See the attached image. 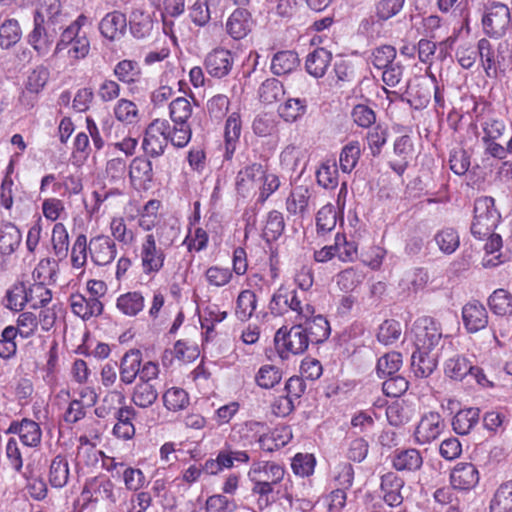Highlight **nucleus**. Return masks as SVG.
Wrapping results in <instances>:
<instances>
[{"label": "nucleus", "instance_id": "13", "mask_svg": "<svg viewBox=\"0 0 512 512\" xmlns=\"http://www.w3.org/2000/svg\"><path fill=\"white\" fill-rule=\"evenodd\" d=\"M261 430H265L263 423L248 421L234 426L228 439L231 440V444L250 449L258 445V440L261 439Z\"/></svg>", "mask_w": 512, "mask_h": 512}, {"label": "nucleus", "instance_id": "43", "mask_svg": "<svg viewBox=\"0 0 512 512\" xmlns=\"http://www.w3.org/2000/svg\"><path fill=\"white\" fill-rule=\"evenodd\" d=\"M490 310L499 316L512 315V294L505 289H496L488 298Z\"/></svg>", "mask_w": 512, "mask_h": 512}, {"label": "nucleus", "instance_id": "19", "mask_svg": "<svg viewBox=\"0 0 512 512\" xmlns=\"http://www.w3.org/2000/svg\"><path fill=\"white\" fill-rule=\"evenodd\" d=\"M58 27L47 26L34 20V29L29 34V43L40 56L49 53L54 42Z\"/></svg>", "mask_w": 512, "mask_h": 512}, {"label": "nucleus", "instance_id": "8", "mask_svg": "<svg viewBox=\"0 0 512 512\" xmlns=\"http://www.w3.org/2000/svg\"><path fill=\"white\" fill-rule=\"evenodd\" d=\"M412 331L415 349L422 353L434 352L442 339L440 324L428 316L418 318L413 324Z\"/></svg>", "mask_w": 512, "mask_h": 512}, {"label": "nucleus", "instance_id": "52", "mask_svg": "<svg viewBox=\"0 0 512 512\" xmlns=\"http://www.w3.org/2000/svg\"><path fill=\"white\" fill-rule=\"evenodd\" d=\"M305 157L304 150L295 145L289 144L287 145L282 152L280 153V164L284 169H287L291 172L297 171V169L302 164Z\"/></svg>", "mask_w": 512, "mask_h": 512}, {"label": "nucleus", "instance_id": "57", "mask_svg": "<svg viewBox=\"0 0 512 512\" xmlns=\"http://www.w3.org/2000/svg\"><path fill=\"white\" fill-rule=\"evenodd\" d=\"M365 275L362 270L354 267L347 268L337 275V285L345 292L355 290L364 280Z\"/></svg>", "mask_w": 512, "mask_h": 512}, {"label": "nucleus", "instance_id": "53", "mask_svg": "<svg viewBox=\"0 0 512 512\" xmlns=\"http://www.w3.org/2000/svg\"><path fill=\"white\" fill-rule=\"evenodd\" d=\"M285 221L283 214L272 210L267 214L263 236L267 241L277 240L284 232Z\"/></svg>", "mask_w": 512, "mask_h": 512}, {"label": "nucleus", "instance_id": "32", "mask_svg": "<svg viewBox=\"0 0 512 512\" xmlns=\"http://www.w3.org/2000/svg\"><path fill=\"white\" fill-rule=\"evenodd\" d=\"M241 129H242V124H241L240 114L238 112H232L226 120L225 132H224V138H225L224 158L226 160H230L234 155L237 143H238L240 135H241Z\"/></svg>", "mask_w": 512, "mask_h": 512}, {"label": "nucleus", "instance_id": "50", "mask_svg": "<svg viewBox=\"0 0 512 512\" xmlns=\"http://www.w3.org/2000/svg\"><path fill=\"white\" fill-rule=\"evenodd\" d=\"M28 304V288L24 283H16L6 292L4 305L13 311H22Z\"/></svg>", "mask_w": 512, "mask_h": 512}, {"label": "nucleus", "instance_id": "34", "mask_svg": "<svg viewBox=\"0 0 512 512\" xmlns=\"http://www.w3.org/2000/svg\"><path fill=\"white\" fill-rule=\"evenodd\" d=\"M154 28L152 15L142 9H134L129 18V29L136 39H145L151 35Z\"/></svg>", "mask_w": 512, "mask_h": 512}, {"label": "nucleus", "instance_id": "14", "mask_svg": "<svg viewBox=\"0 0 512 512\" xmlns=\"http://www.w3.org/2000/svg\"><path fill=\"white\" fill-rule=\"evenodd\" d=\"M263 177V165L251 163L240 169L236 176V190L243 197L255 194L259 190Z\"/></svg>", "mask_w": 512, "mask_h": 512}, {"label": "nucleus", "instance_id": "36", "mask_svg": "<svg viewBox=\"0 0 512 512\" xmlns=\"http://www.w3.org/2000/svg\"><path fill=\"white\" fill-rule=\"evenodd\" d=\"M411 366L416 377L430 376L437 367V352L422 353L415 349L411 356Z\"/></svg>", "mask_w": 512, "mask_h": 512}, {"label": "nucleus", "instance_id": "26", "mask_svg": "<svg viewBox=\"0 0 512 512\" xmlns=\"http://www.w3.org/2000/svg\"><path fill=\"white\" fill-rule=\"evenodd\" d=\"M462 320L465 328L470 333H475L488 324L486 308L477 301L469 302L462 308Z\"/></svg>", "mask_w": 512, "mask_h": 512}, {"label": "nucleus", "instance_id": "49", "mask_svg": "<svg viewBox=\"0 0 512 512\" xmlns=\"http://www.w3.org/2000/svg\"><path fill=\"white\" fill-rule=\"evenodd\" d=\"M490 512H512V481L498 487L490 503Z\"/></svg>", "mask_w": 512, "mask_h": 512}, {"label": "nucleus", "instance_id": "25", "mask_svg": "<svg viewBox=\"0 0 512 512\" xmlns=\"http://www.w3.org/2000/svg\"><path fill=\"white\" fill-rule=\"evenodd\" d=\"M481 65L488 78H496L501 62L499 49H496L486 38H482L477 44Z\"/></svg>", "mask_w": 512, "mask_h": 512}, {"label": "nucleus", "instance_id": "61", "mask_svg": "<svg viewBox=\"0 0 512 512\" xmlns=\"http://www.w3.org/2000/svg\"><path fill=\"white\" fill-rule=\"evenodd\" d=\"M52 300V292L43 283H34L28 288V304L31 308L46 307Z\"/></svg>", "mask_w": 512, "mask_h": 512}, {"label": "nucleus", "instance_id": "44", "mask_svg": "<svg viewBox=\"0 0 512 512\" xmlns=\"http://www.w3.org/2000/svg\"><path fill=\"white\" fill-rule=\"evenodd\" d=\"M361 156L360 143L357 140H353L345 144L339 155V165L343 173H351L357 166V163Z\"/></svg>", "mask_w": 512, "mask_h": 512}, {"label": "nucleus", "instance_id": "10", "mask_svg": "<svg viewBox=\"0 0 512 512\" xmlns=\"http://www.w3.org/2000/svg\"><path fill=\"white\" fill-rule=\"evenodd\" d=\"M446 425L438 412L430 411L422 415L414 431V441L426 445L437 440L444 432Z\"/></svg>", "mask_w": 512, "mask_h": 512}, {"label": "nucleus", "instance_id": "40", "mask_svg": "<svg viewBox=\"0 0 512 512\" xmlns=\"http://www.w3.org/2000/svg\"><path fill=\"white\" fill-rule=\"evenodd\" d=\"M308 103L305 98H288L278 108L279 116L288 123L300 120L307 113Z\"/></svg>", "mask_w": 512, "mask_h": 512}, {"label": "nucleus", "instance_id": "45", "mask_svg": "<svg viewBox=\"0 0 512 512\" xmlns=\"http://www.w3.org/2000/svg\"><path fill=\"white\" fill-rule=\"evenodd\" d=\"M116 306L123 314L135 316L143 310L145 299L140 292H127L117 298Z\"/></svg>", "mask_w": 512, "mask_h": 512}, {"label": "nucleus", "instance_id": "16", "mask_svg": "<svg viewBox=\"0 0 512 512\" xmlns=\"http://www.w3.org/2000/svg\"><path fill=\"white\" fill-rule=\"evenodd\" d=\"M254 20L246 9L237 8L228 17L225 28L228 35L234 40L245 38L252 30Z\"/></svg>", "mask_w": 512, "mask_h": 512}, {"label": "nucleus", "instance_id": "11", "mask_svg": "<svg viewBox=\"0 0 512 512\" xmlns=\"http://www.w3.org/2000/svg\"><path fill=\"white\" fill-rule=\"evenodd\" d=\"M234 63V53L228 49L218 47L205 56L204 68L211 77L222 79L230 74Z\"/></svg>", "mask_w": 512, "mask_h": 512}, {"label": "nucleus", "instance_id": "24", "mask_svg": "<svg viewBox=\"0 0 512 512\" xmlns=\"http://www.w3.org/2000/svg\"><path fill=\"white\" fill-rule=\"evenodd\" d=\"M6 433L18 434L22 443L28 447L38 446L42 437L39 424L27 418L22 419L20 422H11Z\"/></svg>", "mask_w": 512, "mask_h": 512}, {"label": "nucleus", "instance_id": "23", "mask_svg": "<svg viewBox=\"0 0 512 512\" xmlns=\"http://www.w3.org/2000/svg\"><path fill=\"white\" fill-rule=\"evenodd\" d=\"M297 322L306 331L310 343H323L330 335L331 328L328 320L320 314L315 315V312L312 316L303 317L302 320H297Z\"/></svg>", "mask_w": 512, "mask_h": 512}, {"label": "nucleus", "instance_id": "1", "mask_svg": "<svg viewBox=\"0 0 512 512\" xmlns=\"http://www.w3.org/2000/svg\"><path fill=\"white\" fill-rule=\"evenodd\" d=\"M86 22L87 17L80 14L62 31L54 49L55 56L64 54L71 65L87 57L90 51V41L86 32L82 30Z\"/></svg>", "mask_w": 512, "mask_h": 512}, {"label": "nucleus", "instance_id": "46", "mask_svg": "<svg viewBox=\"0 0 512 512\" xmlns=\"http://www.w3.org/2000/svg\"><path fill=\"white\" fill-rule=\"evenodd\" d=\"M114 117L125 125H132L138 122L139 109L131 100L119 99L113 108Z\"/></svg>", "mask_w": 512, "mask_h": 512}, {"label": "nucleus", "instance_id": "42", "mask_svg": "<svg viewBox=\"0 0 512 512\" xmlns=\"http://www.w3.org/2000/svg\"><path fill=\"white\" fill-rule=\"evenodd\" d=\"M319 186L327 190L335 189L339 183L338 168L335 160L323 161L316 171Z\"/></svg>", "mask_w": 512, "mask_h": 512}, {"label": "nucleus", "instance_id": "64", "mask_svg": "<svg viewBox=\"0 0 512 512\" xmlns=\"http://www.w3.org/2000/svg\"><path fill=\"white\" fill-rule=\"evenodd\" d=\"M236 508L235 500L224 494L209 496L205 503V512H234Z\"/></svg>", "mask_w": 512, "mask_h": 512}, {"label": "nucleus", "instance_id": "28", "mask_svg": "<svg viewBox=\"0 0 512 512\" xmlns=\"http://www.w3.org/2000/svg\"><path fill=\"white\" fill-rule=\"evenodd\" d=\"M142 364V354L139 350L132 349L126 352L121 358L119 365V376L121 383L132 384L139 376Z\"/></svg>", "mask_w": 512, "mask_h": 512}, {"label": "nucleus", "instance_id": "27", "mask_svg": "<svg viewBox=\"0 0 512 512\" xmlns=\"http://www.w3.org/2000/svg\"><path fill=\"white\" fill-rule=\"evenodd\" d=\"M114 483L106 477H94L86 483L83 494H88L93 501L106 500L115 504L117 498L114 493Z\"/></svg>", "mask_w": 512, "mask_h": 512}, {"label": "nucleus", "instance_id": "3", "mask_svg": "<svg viewBox=\"0 0 512 512\" xmlns=\"http://www.w3.org/2000/svg\"><path fill=\"white\" fill-rule=\"evenodd\" d=\"M500 213L495 208L492 197L484 196L476 199L474 204V220L471 225L472 234L478 239L490 235L500 222Z\"/></svg>", "mask_w": 512, "mask_h": 512}, {"label": "nucleus", "instance_id": "29", "mask_svg": "<svg viewBox=\"0 0 512 512\" xmlns=\"http://www.w3.org/2000/svg\"><path fill=\"white\" fill-rule=\"evenodd\" d=\"M70 307L72 312L83 320L97 317L103 312V303L100 300L89 299L82 294L70 296Z\"/></svg>", "mask_w": 512, "mask_h": 512}, {"label": "nucleus", "instance_id": "30", "mask_svg": "<svg viewBox=\"0 0 512 512\" xmlns=\"http://www.w3.org/2000/svg\"><path fill=\"white\" fill-rule=\"evenodd\" d=\"M128 175L133 187L146 188L153 178L152 163L144 157H135L128 167Z\"/></svg>", "mask_w": 512, "mask_h": 512}, {"label": "nucleus", "instance_id": "39", "mask_svg": "<svg viewBox=\"0 0 512 512\" xmlns=\"http://www.w3.org/2000/svg\"><path fill=\"white\" fill-rule=\"evenodd\" d=\"M20 230L12 223L0 224V253L10 255L16 251L21 243Z\"/></svg>", "mask_w": 512, "mask_h": 512}, {"label": "nucleus", "instance_id": "6", "mask_svg": "<svg viewBox=\"0 0 512 512\" xmlns=\"http://www.w3.org/2000/svg\"><path fill=\"white\" fill-rule=\"evenodd\" d=\"M268 307L275 316H281L289 310L295 312V322L302 320L303 317L312 316L315 312L312 305L302 304V300L295 290L287 291L283 287L273 293Z\"/></svg>", "mask_w": 512, "mask_h": 512}, {"label": "nucleus", "instance_id": "60", "mask_svg": "<svg viewBox=\"0 0 512 512\" xmlns=\"http://www.w3.org/2000/svg\"><path fill=\"white\" fill-rule=\"evenodd\" d=\"M386 417L392 426L399 427L408 423L412 418V410L403 402H394L386 409Z\"/></svg>", "mask_w": 512, "mask_h": 512}, {"label": "nucleus", "instance_id": "17", "mask_svg": "<svg viewBox=\"0 0 512 512\" xmlns=\"http://www.w3.org/2000/svg\"><path fill=\"white\" fill-rule=\"evenodd\" d=\"M424 463L420 450L416 448L396 449L391 458L392 467L400 472H417Z\"/></svg>", "mask_w": 512, "mask_h": 512}, {"label": "nucleus", "instance_id": "2", "mask_svg": "<svg viewBox=\"0 0 512 512\" xmlns=\"http://www.w3.org/2000/svg\"><path fill=\"white\" fill-rule=\"evenodd\" d=\"M274 343L279 357L288 360L291 356L303 354L310 341L304 328L296 322L289 329L286 326L279 328L275 333Z\"/></svg>", "mask_w": 512, "mask_h": 512}, {"label": "nucleus", "instance_id": "47", "mask_svg": "<svg viewBox=\"0 0 512 512\" xmlns=\"http://www.w3.org/2000/svg\"><path fill=\"white\" fill-rule=\"evenodd\" d=\"M51 242L53 252L59 260L67 257L69 252V234L63 223H56L52 228Z\"/></svg>", "mask_w": 512, "mask_h": 512}, {"label": "nucleus", "instance_id": "35", "mask_svg": "<svg viewBox=\"0 0 512 512\" xmlns=\"http://www.w3.org/2000/svg\"><path fill=\"white\" fill-rule=\"evenodd\" d=\"M311 193L307 186H295L286 199V210L292 215L304 216L308 213Z\"/></svg>", "mask_w": 512, "mask_h": 512}, {"label": "nucleus", "instance_id": "5", "mask_svg": "<svg viewBox=\"0 0 512 512\" xmlns=\"http://www.w3.org/2000/svg\"><path fill=\"white\" fill-rule=\"evenodd\" d=\"M170 117L174 123L172 145L177 148L185 147L191 140L192 131L188 119L192 116V105L184 97L174 99L170 105Z\"/></svg>", "mask_w": 512, "mask_h": 512}, {"label": "nucleus", "instance_id": "20", "mask_svg": "<svg viewBox=\"0 0 512 512\" xmlns=\"http://www.w3.org/2000/svg\"><path fill=\"white\" fill-rule=\"evenodd\" d=\"M403 487L404 480L395 472H387L381 476V497L387 505L397 507L402 504L403 496L401 490Z\"/></svg>", "mask_w": 512, "mask_h": 512}, {"label": "nucleus", "instance_id": "33", "mask_svg": "<svg viewBox=\"0 0 512 512\" xmlns=\"http://www.w3.org/2000/svg\"><path fill=\"white\" fill-rule=\"evenodd\" d=\"M331 60L332 54L330 51L325 48H316L306 57V71L314 78H321L325 75Z\"/></svg>", "mask_w": 512, "mask_h": 512}, {"label": "nucleus", "instance_id": "15", "mask_svg": "<svg viewBox=\"0 0 512 512\" xmlns=\"http://www.w3.org/2000/svg\"><path fill=\"white\" fill-rule=\"evenodd\" d=\"M479 479L478 469L470 462H459L450 472V483L457 490H471L478 484Z\"/></svg>", "mask_w": 512, "mask_h": 512}, {"label": "nucleus", "instance_id": "56", "mask_svg": "<svg viewBox=\"0 0 512 512\" xmlns=\"http://www.w3.org/2000/svg\"><path fill=\"white\" fill-rule=\"evenodd\" d=\"M140 74L141 72L137 62L132 60H122L114 67V75L117 79L128 85L138 81Z\"/></svg>", "mask_w": 512, "mask_h": 512}, {"label": "nucleus", "instance_id": "7", "mask_svg": "<svg viewBox=\"0 0 512 512\" xmlns=\"http://www.w3.org/2000/svg\"><path fill=\"white\" fill-rule=\"evenodd\" d=\"M173 244V239L162 242L158 246L156 243V236L153 233L147 234L140 246V259L142 271L146 275H155L163 267L166 259V254L162 246L169 247Z\"/></svg>", "mask_w": 512, "mask_h": 512}, {"label": "nucleus", "instance_id": "9", "mask_svg": "<svg viewBox=\"0 0 512 512\" xmlns=\"http://www.w3.org/2000/svg\"><path fill=\"white\" fill-rule=\"evenodd\" d=\"M511 22L510 10L501 2H492L485 6L482 26L485 34L499 38L503 36Z\"/></svg>", "mask_w": 512, "mask_h": 512}, {"label": "nucleus", "instance_id": "51", "mask_svg": "<svg viewBox=\"0 0 512 512\" xmlns=\"http://www.w3.org/2000/svg\"><path fill=\"white\" fill-rule=\"evenodd\" d=\"M473 365L462 355H454L445 362V375L453 380H462L469 375Z\"/></svg>", "mask_w": 512, "mask_h": 512}, {"label": "nucleus", "instance_id": "55", "mask_svg": "<svg viewBox=\"0 0 512 512\" xmlns=\"http://www.w3.org/2000/svg\"><path fill=\"white\" fill-rule=\"evenodd\" d=\"M434 240L444 254L454 253L460 245L458 232L453 228H444L436 233Z\"/></svg>", "mask_w": 512, "mask_h": 512}, {"label": "nucleus", "instance_id": "4", "mask_svg": "<svg viewBox=\"0 0 512 512\" xmlns=\"http://www.w3.org/2000/svg\"><path fill=\"white\" fill-rule=\"evenodd\" d=\"M173 136L174 129L167 120H153L147 126L143 137L142 148L145 154L151 158L162 156L168 143L172 144Z\"/></svg>", "mask_w": 512, "mask_h": 512}, {"label": "nucleus", "instance_id": "58", "mask_svg": "<svg viewBox=\"0 0 512 512\" xmlns=\"http://www.w3.org/2000/svg\"><path fill=\"white\" fill-rule=\"evenodd\" d=\"M258 94L263 103L271 104L279 100L284 95V86L279 80L269 78L261 84Z\"/></svg>", "mask_w": 512, "mask_h": 512}, {"label": "nucleus", "instance_id": "41", "mask_svg": "<svg viewBox=\"0 0 512 512\" xmlns=\"http://www.w3.org/2000/svg\"><path fill=\"white\" fill-rule=\"evenodd\" d=\"M158 398V389L152 382H138L132 392V402L140 408L152 406Z\"/></svg>", "mask_w": 512, "mask_h": 512}, {"label": "nucleus", "instance_id": "54", "mask_svg": "<svg viewBox=\"0 0 512 512\" xmlns=\"http://www.w3.org/2000/svg\"><path fill=\"white\" fill-rule=\"evenodd\" d=\"M429 281V275L423 268H416L408 273L401 280L400 286L403 290L417 293L423 290Z\"/></svg>", "mask_w": 512, "mask_h": 512}, {"label": "nucleus", "instance_id": "59", "mask_svg": "<svg viewBox=\"0 0 512 512\" xmlns=\"http://www.w3.org/2000/svg\"><path fill=\"white\" fill-rule=\"evenodd\" d=\"M21 38V29L15 19L5 20L0 26V46L9 49Z\"/></svg>", "mask_w": 512, "mask_h": 512}, {"label": "nucleus", "instance_id": "18", "mask_svg": "<svg viewBox=\"0 0 512 512\" xmlns=\"http://www.w3.org/2000/svg\"><path fill=\"white\" fill-rule=\"evenodd\" d=\"M34 20L61 29L66 20L65 14L62 12L61 1L39 0Z\"/></svg>", "mask_w": 512, "mask_h": 512}, {"label": "nucleus", "instance_id": "38", "mask_svg": "<svg viewBox=\"0 0 512 512\" xmlns=\"http://www.w3.org/2000/svg\"><path fill=\"white\" fill-rule=\"evenodd\" d=\"M298 54L291 50L279 51L271 60V71L274 75H287L299 66Z\"/></svg>", "mask_w": 512, "mask_h": 512}, {"label": "nucleus", "instance_id": "12", "mask_svg": "<svg viewBox=\"0 0 512 512\" xmlns=\"http://www.w3.org/2000/svg\"><path fill=\"white\" fill-rule=\"evenodd\" d=\"M88 250L92 262L98 266L112 263L117 256L116 243L107 235L92 237L89 241Z\"/></svg>", "mask_w": 512, "mask_h": 512}, {"label": "nucleus", "instance_id": "22", "mask_svg": "<svg viewBox=\"0 0 512 512\" xmlns=\"http://www.w3.org/2000/svg\"><path fill=\"white\" fill-rule=\"evenodd\" d=\"M127 28L126 15L120 11L107 13L99 23L101 35L109 41L121 39Z\"/></svg>", "mask_w": 512, "mask_h": 512}, {"label": "nucleus", "instance_id": "31", "mask_svg": "<svg viewBox=\"0 0 512 512\" xmlns=\"http://www.w3.org/2000/svg\"><path fill=\"white\" fill-rule=\"evenodd\" d=\"M48 482L56 489L65 487L70 479V466L68 459L64 455L55 456L48 468Z\"/></svg>", "mask_w": 512, "mask_h": 512}, {"label": "nucleus", "instance_id": "48", "mask_svg": "<svg viewBox=\"0 0 512 512\" xmlns=\"http://www.w3.org/2000/svg\"><path fill=\"white\" fill-rule=\"evenodd\" d=\"M257 307V298L253 291L243 290L236 300L235 315L240 321L249 320Z\"/></svg>", "mask_w": 512, "mask_h": 512}, {"label": "nucleus", "instance_id": "63", "mask_svg": "<svg viewBox=\"0 0 512 512\" xmlns=\"http://www.w3.org/2000/svg\"><path fill=\"white\" fill-rule=\"evenodd\" d=\"M209 242L208 233L201 227H189L183 241L189 252H200L207 248Z\"/></svg>", "mask_w": 512, "mask_h": 512}, {"label": "nucleus", "instance_id": "37", "mask_svg": "<svg viewBox=\"0 0 512 512\" xmlns=\"http://www.w3.org/2000/svg\"><path fill=\"white\" fill-rule=\"evenodd\" d=\"M480 410L470 407L459 410L452 419V427L458 435H467L479 423Z\"/></svg>", "mask_w": 512, "mask_h": 512}, {"label": "nucleus", "instance_id": "62", "mask_svg": "<svg viewBox=\"0 0 512 512\" xmlns=\"http://www.w3.org/2000/svg\"><path fill=\"white\" fill-rule=\"evenodd\" d=\"M163 402L168 410L176 412L188 406L189 397L182 388L172 387L164 393Z\"/></svg>", "mask_w": 512, "mask_h": 512}, {"label": "nucleus", "instance_id": "21", "mask_svg": "<svg viewBox=\"0 0 512 512\" xmlns=\"http://www.w3.org/2000/svg\"><path fill=\"white\" fill-rule=\"evenodd\" d=\"M285 475V469L282 465L273 461L254 462L248 472L249 479H259L272 485L280 483Z\"/></svg>", "mask_w": 512, "mask_h": 512}]
</instances>
